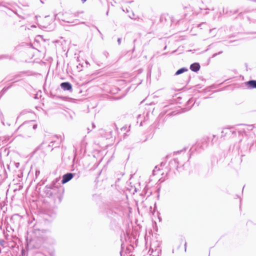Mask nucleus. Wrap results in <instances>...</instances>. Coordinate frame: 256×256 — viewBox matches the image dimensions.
<instances>
[{
  "label": "nucleus",
  "instance_id": "nucleus-23",
  "mask_svg": "<svg viewBox=\"0 0 256 256\" xmlns=\"http://www.w3.org/2000/svg\"><path fill=\"white\" fill-rule=\"evenodd\" d=\"M212 136H213V138L212 140V144H214V142H216V141L218 137L215 135H213Z\"/></svg>",
  "mask_w": 256,
  "mask_h": 256
},
{
  "label": "nucleus",
  "instance_id": "nucleus-36",
  "mask_svg": "<svg viewBox=\"0 0 256 256\" xmlns=\"http://www.w3.org/2000/svg\"><path fill=\"white\" fill-rule=\"evenodd\" d=\"M200 8V10L204 9V10H210L208 8Z\"/></svg>",
  "mask_w": 256,
  "mask_h": 256
},
{
  "label": "nucleus",
  "instance_id": "nucleus-24",
  "mask_svg": "<svg viewBox=\"0 0 256 256\" xmlns=\"http://www.w3.org/2000/svg\"><path fill=\"white\" fill-rule=\"evenodd\" d=\"M4 243H5V241L4 240H2V239H0V245L2 246V247H4Z\"/></svg>",
  "mask_w": 256,
  "mask_h": 256
},
{
  "label": "nucleus",
  "instance_id": "nucleus-52",
  "mask_svg": "<svg viewBox=\"0 0 256 256\" xmlns=\"http://www.w3.org/2000/svg\"><path fill=\"white\" fill-rule=\"evenodd\" d=\"M134 48H134H134H133V50H132V51H133V52L134 50Z\"/></svg>",
  "mask_w": 256,
  "mask_h": 256
},
{
  "label": "nucleus",
  "instance_id": "nucleus-11",
  "mask_svg": "<svg viewBox=\"0 0 256 256\" xmlns=\"http://www.w3.org/2000/svg\"><path fill=\"white\" fill-rule=\"evenodd\" d=\"M245 86L248 89L256 88V80H251L244 82Z\"/></svg>",
  "mask_w": 256,
  "mask_h": 256
},
{
  "label": "nucleus",
  "instance_id": "nucleus-31",
  "mask_svg": "<svg viewBox=\"0 0 256 256\" xmlns=\"http://www.w3.org/2000/svg\"><path fill=\"white\" fill-rule=\"evenodd\" d=\"M96 28L98 32L102 36V32H100V31L98 30V28L96 26Z\"/></svg>",
  "mask_w": 256,
  "mask_h": 256
},
{
  "label": "nucleus",
  "instance_id": "nucleus-46",
  "mask_svg": "<svg viewBox=\"0 0 256 256\" xmlns=\"http://www.w3.org/2000/svg\"><path fill=\"white\" fill-rule=\"evenodd\" d=\"M188 80H190V76H188Z\"/></svg>",
  "mask_w": 256,
  "mask_h": 256
},
{
  "label": "nucleus",
  "instance_id": "nucleus-30",
  "mask_svg": "<svg viewBox=\"0 0 256 256\" xmlns=\"http://www.w3.org/2000/svg\"><path fill=\"white\" fill-rule=\"evenodd\" d=\"M121 40H122L121 38H118V44L119 45H120V44H121Z\"/></svg>",
  "mask_w": 256,
  "mask_h": 256
},
{
  "label": "nucleus",
  "instance_id": "nucleus-27",
  "mask_svg": "<svg viewBox=\"0 0 256 256\" xmlns=\"http://www.w3.org/2000/svg\"><path fill=\"white\" fill-rule=\"evenodd\" d=\"M222 51H220L218 53H216V54H214L213 55H212V58H214L216 57V56H217L218 55V54H222Z\"/></svg>",
  "mask_w": 256,
  "mask_h": 256
},
{
  "label": "nucleus",
  "instance_id": "nucleus-39",
  "mask_svg": "<svg viewBox=\"0 0 256 256\" xmlns=\"http://www.w3.org/2000/svg\"><path fill=\"white\" fill-rule=\"evenodd\" d=\"M75 160H76V155L74 156V158L72 160V162H74Z\"/></svg>",
  "mask_w": 256,
  "mask_h": 256
},
{
  "label": "nucleus",
  "instance_id": "nucleus-50",
  "mask_svg": "<svg viewBox=\"0 0 256 256\" xmlns=\"http://www.w3.org/2000/svg\"><path fill=\"white\" fill-rule=\"evenodd\" d=\"M26 242H27V244H28V238H26Z\"/></svg>",
  "mask_w": 256,
  "mask_h": 256
},
{
  "label": "nucleus",
  "instance_id": "nucleus-18",
  "mask_svg": "<svg viewBox=\"0 0 256 256\" xmlns=\"http://www.w3.org/2000/svg\"><path fill=\"white\" fill-rule=\"evenodd\" d=\"M226 130H228L229 132H230V134H236V132L234 131V130H222V136H224V133L225 134H228V132H226Z\"/></svg>",
  "mask_w": 256,
  "mask_h": 256
},
{
  "label": "nucleus",
  "instance_id": "nucleus-35",
  "mask_svg": "<svg viewBox=\"0 0 256 256\" xmlns=\"http://www.w3.org/2000/svg\"><path fill=\"white\" fill-rule=\"evenodd\" d=\"M95 124L94 123H92V128H95Z\"/></svg>",
  "mask_w": 256,
  "mask_h": 256
},
{
  "label": "nucleus",
  "instance_id": "nucleus-3",
  "mask_svg": "<svg viewBox=\"0 0 256 256\" xmlns=\"http://www.w3.org/2000/svg\"><path fill=\"white\" fill-rule=\"evenodd\" d=\"M109 56V53L104 50L99 56L98 58L96 61V64L100 66H108L110 63L108 60Z\"/></svg>",
  "mask_w": 256,
  "mask_h": 256
},
{
  "label": "nucleus",
  "instance_id": "nucleus-26",
  "mask_svg": "<svg viewBox=\"0 0 256 256\" xmlns=\"http://www.w3.org/2000/svg\"><path fill=\"white\" fill-rule=\"evenodd\" d=\"M31 134H24V136H22V137L24 138H29L31 137Z\"/></svg>",
  "mask_w": 256,
  "mask_h": 256
},
{
  "label": "nucleus",
  "instance_id": "nucleus-17",
  "mask_svg": "<svg viewBox=\"0 0 256 256\" xmlns=\"http://www.w3.org/2000/svg\"><path fill=\"white\" fill-rule=\"evenodd\" d=\"M160 21L161 23H165L166 22V16L165 14H162L160 18Z\"/></svg>",
  "mask_w": 256,
  "mask_h": 256
},
{
  "label": "nucleus",
  "instance_id": "nucleus-33",
  "mask_svg": "<svg viewBox=\"0 0 256 256\" xmlns=\"http://www.w3.org/2000/svg\"><path fill=\"white\" fill-rule=\"evenodd\" d=\"M186 242H184V251L186 252Z\"/></svg>",
  "mask_w": 256,
  "mask_h": 256
},
{
  "label": "nucleus",
  "instance_id": "nucleus-45",
  "mask_svg": "<svg viewBox=\"0 0 256 256\" xmlns=\"http://www.w3.org/2000/svg\"><path fill=\"white\" fill-rule=\"evenodd\" d=\"M108 10L106 12V14L108 16Z\"/></svg>",
  "mask_w": 256,
  "mask_h": 256
},
{
  "label": "nucleus",
  "instance_id": "nucleus-40",
  "mask_svg": "<svg viewBox=\"0 0 256 256\" xmlns=\"http://www.w3.org/2000/svg\"><path fill=\"white\" fill-rule=\"evenodd\" d=\"M82 3L85 2L87 0H81Z\"/></svg>",
  "mask_w": 256,
  "mask_h": 256
},
{
  "label": "nucleus",
  "instance_id": "nucleus-42",
  "mask_svg": "<svg viewBox=\"0 0 256 256\" xmlns=\"http://www.w3.org/2000/svg\"><path fill=\"white\" fill-rule=\"evenodd\" d=\"M136 39H134V42H134V43H135V42H136Z\"/></svg>",
  "mask_w": 256,
  "mask_h": 256
},
{
  "label": "nucleus",
  "instance_id": "nucleus-7",
  "mask_svg": "<svg viewBox=\"0 0 256 256\" xmlns=\"http://www.w3.org/2000/svg\"><path fill=\"white\" fill-rule=\"evenodd\" d=\"M30 244L35 248H39L42 244V240L40 238H37L36 240L32 238L30 240Z\"/></svg>",
  "mask_w": 256,
  "mask_h": 256
},
{
  "label": "nucleus",
  "instance_id": "nucleus-49",
  "mask_svg": "<svg viewBox=\"0 0 256 256\" xmlns=\"http://www.w3.org/2000/svg\"><path fill=\"white\" fill-rule=\"evenodd\" d=\"M251 1L256 2V0H250Z\"/></svg>",
  "mask_w": 256,
  "mask_h": 256
},
{
  "label": "nucleus",
  "instance_id": "nucleus-32",
  "mask_svg": "<svg viewBox=\"0 0 256 256\" xmlns=\"http://www.w3.org/2000/svg\"><path fill=\"white\" fill-rule=\"evenodd\" d=\"M126 126H123L122 127L120 130L122 131H124L125 130H126Z\"/></svg>",
  "mask_w": 256,
  "mask_h": 256
},
{
  "label": "nucleus",
  "instance_id": "nucleus-29",
  "mask_svg": "<svg viewBox=\"0 0 256 256\" xmlns=\"http://www.w3.org/2000/svg\"><path fill=\"white\" fill-rule=\"evenodd\" d=\"M44 143L45 142H43L39 146H38L36 148V150L40 149Z\"/></svg>",
  "mask_w": 256,
  "mask_h": 256
},
{
  "label": "nucleus",
  "instance_id": "nucleus-51",
  "mask_svg": "<svg viewBox=\"0 0 256 256\" xmlns=\"http://www.w3.org/2000/svg\"><path fill=\"white\" fill-rule=\"evenodd\" d=\"M7 125L10 126V124L7 123Z\"/></svg>",
  "mask_w": 256,
  "mask_h": 256
},
{
  "label": "nucleus",
  "instance_id": "nucleus-12",
  "mask_svg": "<svg viewBox=\"0 0 256 256\" xmlns=\"http://www.w3.org/2000/svg\"><path fill=\"white\" fill-rule=\"evenodd\" d=\"M194 100L192 98L189 99L186 102V106L182 108V112H186L190 110L194 106Z\"/></svg>",
  "mask_w": 256,
  "mask_h": 256
},
{
  "label": "nucleus",
  "instance_id": "nucleus-20",
  "mask_svg": "<svg viewBox=\"0 0 256 256\" xmlns=\"http://www.w3.org/2000/svg\"><path fill=\"white\" fill-rule=\"evenodd\" d=\"M28 112V110H22V111L20 112V114L19 116H18V118H17V120H18V118H19V117H20V116H22V115H24V114H26Z\"/></svg>",
  "mask_w": 256,
  "mask_h": 256
},
{
  "label": "nucleus",
  "instance_id": "nucleus-37",
  "mask_svg": "<svg viewBox=\"0 0 256 256\" xmlns=\"http://www.w3.org/2000/svg\"><path fill=\"white\" fill-rule=\"evenodd\" d=\"M238 12V10H234V14H236V13H237Z\"/></svg>",
  "mask_w": 256,
  "mask_h": 256
},
{
  "label": "nucleus",
  "instance_id": "nucleus-2",
  "mask_svg": "<svg viewBox=\"0 0 256 256\" xmlns=\"http://www.w3.org/2000/svg\"><path fill=\"white\" fill-rule=\"evenodd\" d=\"M122 207L118 204H114L106 210V214L110 218L120 216L122 213Z\"/></svg>",
  "mask_w": 256,
  "mask_h": 256
},
{
  "label": "nucleus",
  "instance_id": "nucleus-19",
  "mask_svg": "<svg viewBox=\"0 0 256 256\" xmlns=\"http://www.w3.org/2000/svg\"><path fill=\"white\" fill-rule=\"evenodd\" d=\"M0 120L1 121V122L2 124L4 126L5 125L4 122V116L3 115L2 112L0 110Z\"/></svg>",
  "mask_w": 256,
  "mask_h": 256
},
{
  "label": "nucleus",
  "instance_id": "nucleus-53",
  "mask_svg": "<svg viewBox=\"0 0 256 256\" xmlns=\"http://www.w3.org/2000/svg\"><path fill=\"white\" fill-rule=\"evenodd\" d=\"M166 46H165L164 50H166Z\"/></svg>",
  "mask_w": 256,
  "mask_h": 256
},
{
  "label": "nucleus",
  "instance_id": "nucleus-8",
  "mask_svg": "<svg viewBox=\"0 0 256 256\" xmlns=\"http://www.w3.org/2000/svg\"><path fill=\"white\" fill-rule=\"evenodd\" d=\"M209 138H204L201 140L200 142L197 144V147H199L202 150L206 148L208 145Z\"/></svg>",
  "mask_w": 256,
  "mask_h": 256
},
{
  "label": "nucleus",
  "instance_id": "nucleus-15",
  "mask_svg": "<svg viewBox=\"0 0 256 256\" xmlns=\"http://www.w3.org/2000/svg\"><path fill=\"white\" fill-rule=\"evenodd\" d=\"M14 83L10 84L8 87H4L2 90L0 92V98L4 94V93L10 88H11Z\"/></svg>",
  "mask_w": 256,
  "mask_h": 256
},
{
  "label": "nucleus",
  "instance_id": "nucleus-10",
  "mask_svg": "<svg viewBox=\"0 0 256 256\" xmlns=\"http://www.w3.org/2000/svg\"><path fill=\"white\" fill-rule=\"evenodd\" d=\"M168 167L170 170L174 168H176L177 170L178 168V162L177 159H173L169 162Z\"/></svg>",
  "mask_w": 256,
  "mask_h": 256
},
{
  "label": "nucleus",
  "instance_id": "nucleus-21",
  "mask_svg": "<svg viewBox=\"0 0 256 256\" xmlns=\"http://www.w3.org/2000/svg\"><path fill=\"white\" fill-rule=\"evenodd\" d=\"M37 127H38L37 124L34 123V120H32V129L34 130L37 128Z\"/></svg>",
  "mask_w": 256,
  "mask_h": 256
},
{
  "label": "nucleus",
  "instance_id": "nucleus-9",
  "mask_svg": "<svg viewBox=\"0 0 256 256\" xmlns=\"http://www.w3.org/2000/svg\"><path fill=\"white\" fill-rule=\"evenodd\" d=\"M60 86L64 90H67L70 92L72 91V86L70 82H62L60 84Z\"/></svg>",
  "mask_w": 256,
  "mask_h": 256
},
{
  "label": "nucleus",
  "instance_id": "nucleus-14",
  "mask_svg": "<svg viewBox=\"0 0 256 256\" xmlns=\"http://www.w3.org/2000/svg\"><path fill=\"white\" fill-rule=\"evenodd\" d=\"M188 71V68L185 67L178 69L175 73L174 76H178Z\"/></svg>",
  "mask_w": 256,
  "mask_h": 256
},
{
  "label": "nucleus",
  "instance_id": "nucleus-43",
  "mask_svg": "<svg viewBox=\"0 0 256 256\" xmlns=\"http://www.w3.org/2000/svg\"><path fill=\"white\" fill-rule=\"evenodd\" d=\"M198 88H200V85L198 84L196 86Z\"/></svg>",
  "mask_w": 256,
  "mask_h": 256
},
{
  "label": "nucleus",
  "instance_id": "nucleus-13",
  "mask_svg": "<svg viewBox=\"0 0 256 256\" xmlns=\"http://www.w3.org/2000/svg\"><path fill=\"white\" fill-rule=\"evenodd\" d=\"M200 68V64L198 62H194L190 65V69L194 72H198Z\"/></svg>",
  "mask_w": 256,
  "mask_h": 256
},
{
  "label": "nucleus",
  "instance_id": "nucleus-5",
  "mask_svg": "<svg viewBox=\"0 0 256 256\" xmlns=\"http://www.w3.org/2000/svg\"><path fill=\"white\" fill-rule=\"evenodd\" d=\"M80 176V172H67L64 174L62 176V184H64L70 181L72 178H74L78 180Z\"/></svg>",
  "mask_w": 256,
  "mask_h": 256
},
{
  "label": "nucleus",
  "instance_id": "nucleus-22",
  "mask_svg": "<svg viewBox=\"0 0 256 256\" xmlns=\"http://www.w3.org/2000/svg\"><path fill=\"white\" fill-rule=\"evenodd\" d=\"M56 142V140H52L50 142L48 145V147H52L54 146V143Z\"/></svg>",
  "mask_w": 256,
  "mask_h": 256
},
{
  "label": "nucleus",
  "instance_id": "nucleus-25",
  "mask_svg": "<svg viewBox=\"0 0 256 256\" xmlns=\"http://www.w3.org/2000/svg\"><path fill=\"white\" fill-rule=\"evenodd\" d=\"M21 254H22V256H26V252L24 248H22V250H21Z\"/></svg>",
  "mask_w": 256,
  "mask_h": 256
},
{
  "label": "nucleus",
  "instance_id": "nucleus-34",
  "mask_svg": "<svg viewBox=\"0 0 256 256\" xmlns=\"http://www.w3.org/2000/svg\"><path fill=\"white\" fill-rule=\"evenodd\" d=\"M20 165V164L18 162L16 163V168H18Z\"/></svg>",
  "mask_w": 256,
  "mask_h": 256
},
{
  "label": "nucleus",
  "instance_id": "nucleus-28",
  "mask_svg": "<svg viewBox=\"0 0 256 256\" xmlns=\"http://www.w3.org/2000/svg\"><path fill=\"white\" fill-rule=\"evenodd\" d=\"M112 126L114 127V130H115L116 131H117V130H118V127H117L116 125V124H114L112 125Z\"/></svg>",
  "mask_w": 256,
  "mask_h": 256
},
{
  "label": "nucleus",
  "instance_id": "nucleus-55",
  "mask_svg": "<svg viewBox=\"0 0 256 256\" xmlns=\"http://www.w3.org/2000/svg\"><path fill=\"white\" fill-rule=\"evenodd\" d=\"M40 2H41L42 3H44V2H43L42 0H40Z\"/></svg>",
  "mask_w": 256,
  "mask_h": 256
},
{
  "label": "nucleus",
  "instance_id": "nucleus-41",
  "mask_svg": "<svg viewBox=\"0 0 256 256\" xmlns=\"http://www.w3.org/2000/svg\"><path fill=\"white\" fill-rule=\"evenodd\" d=\"M88 132H89L90 131H91V130H90L88 128Z\"/></svg>",
  "mask_w": 256,
  "mask_h": 256
},
{
  "label": "nucleus",
  "instance_id": "nucleus-54",
  "mask_svg": "<svg viewBox=\"0 0 256 256\" xmlns=\"http://www.w3.org/2000/svg\"><path fill=\"white\" fill-rule=\"evenodd\" d=\"M122 246H123V244H121L122 248Z\"/></svg>",
  "mask_w": 256,
  "mask_h": 256
},
{
  "label": "nucleus",
  "instance_id": "nucleus-16",
  "mask_svg": "<svg viewBox=\"0 0 256 256\" xmlns=\"http://www.w3.org/2000/svg\"><path fill=\"white\" fill-rule=\"evenodd\" d=\"M12 56L9 54H2L0 55V60H12Z\"/></svg>",
  "mask_w": 256,
  "mask_h": 256
},
{
  "label": "nucleus",
  "instance_id": "nucleus-48",
  "mask_svg": "<svg viewBox=\"0 0 256 256\" xmlns=\"http://www.w3.org/2000/svg\"><path fill=\"white\" fill-rule=\"evenodd\" d=\"M134 2L133 0H132V1H130V2H128L131 3V2Z\"/></svg>",
  "mask_w": 256,
  "mask_h": 256
},
{
  "label": "nucleus",
  "instance_id": "nucleus-38",
  "mask_svg": "<svg viewBox=\"0 0 256 256\" xmlns=\"http://www.w3.org/2000/svg\"><path fill=\"white\" fill-rule=\"evenodd\" d=\"M59 146V143H57V144L54 146L55 148Z\"/></svg>",
  "mask_w": 256,
  "mask_h": 256
},
{
  "label": "nucleus",
  "instance_id": "nucleus-1",
  "mask_svg": "<svg viewBox=\"0 0 256 256\" xmlns=\"http://www.w3.org/2000/svg\"><path fill=\"white\" fill-rule=\"evenodd\" d=\"M57 181L56 179L55 182L53 181L50 184L46 185L41 192L42 196L49 198L50 202L54 204V208L48 209L44 213L46 216H48L52 219L56 216V212L55 207L61 202L64 191V186L59 184H57Z\"/></svg>",
  "mask_w": 256,
  "mask_h": 256
},
{
  "label": "nucleus",
  "instance_id": "nucleus-47",
  "mask_svg": "<svg viewBox=\"0 0 256 256\" xmlns=\"http://www.w3.org/2000/svg\"><path fill=\"white\" fill-rule=\"evenodd\" d=\"M154 172H155V170H154L152 171L153 174H154Z\"/></svg>",
  "mask_w": 256,
  "mask_h": 256
},
{
  "label": "nucleus",
  "instance_id": "nucleus-4",
  "mask_svg": "<svg viewBox=\"0 0 256 256\" xmlns=\"http://www.w3.org/2000/svg\"><path fill=\"white\" fill-rule=\"evenodd\" d=\"M22 217L18 214H13L10 218V224L11 229L19 227Z\"/></svg>",
  "mask_w": 256,
  "mask_h": 256
},
{
  "label": "nucleus",
  "instance_id": "nucleus-44",
  "mask_svg": "<svg viewBox=\"0 0 256 256\" xmlns=\"http://www.w3.org/2000/svg\"><path fill=\"white\" fill-rule=\"evenodd\" d=\"M208 14V12H206V13H205V14Z\"/></svg>",
  "mask_w": 256,
  "mask_h": 256
},
{
  "label": "nucleus",
  "instance_id": "nucleus-56",
  "mask_svg": "<svg viewBox=\"0 0 256 256\" xmlns=\"http://www.w3.org/2000/svg\"><path fill=\"white\" fill-rule=\"evenodd\" d=\"M254 32H252V34H254Z\"/></svg>",
  "mask_w": 256,
  "mask_h": 256
},
{
  "label": "nucleus",
  "instance_id": "nucleus-6",
  "mask_svg": "<svg viewBox=\"0 0 256 256\" xmlns=\"http://www.w3.org/2000/svg\"><path fill=\"white\" fill-rule=\"evenodd\" d=\"M32 120L24 122L16 130L15 132H18L19 130L30 131L32 129Z\"/></svg>",
  "mask_w": 256,
  "mask_h": 256
}]
</instances>
